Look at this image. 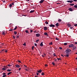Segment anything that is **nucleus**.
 I'll return each instance as SVG.
<instances>
[{"label":"nucleus","instance_id":"1","mask_svg":"<svg viewBox=\"0 0 77 77\" xmlns=\"http://www.w3.org/2000/svg\"><path fill=\"white\" fill-rule=\"evenodd\" d=\"M71 50L70 49H67L66 51V54H69V52L71 51Z\"/></svg>","mask_w":77,"mask_h":77},{"label":"nucleus","instance_id":"2","mask_svg":"<svg viewBox=\"0 0 77 77\" xmlns=\"http://www.w3.org/2000/svg\"><path fill=\"white\" fill-rule=\"evenodd\" d=\"M67 2L68 3H72V2H73V0H69V1H67Z\"/></svg>","mask_w":77,"mask_h":77},{"label":"nucleus","instance_id":"3","mask_svg":"<svg viewBox=\"0 0 77 77\" xmlns=\"http://www.w3.org/2000/svg\"><path fill=\"white\" fill-rule=\"evenodd\" d=\"M41 35L39 33H37L36 34V36L37 37H39Z\"/></svg>","mask_w":77,"mask_h":77},{"label":"nucleus","instance_id":"4","mask_svg":"<svg viewBox=\"0 0 77 77\" xmlns=\"http://www.w3.org/2000/svg\"><path fill=\"white\" fill-rule=\"evenodd\" d=\"M6 74V73H4L2 75H3V77H6V75H5Z\"/></svg>","mask_w":77,"mask_h":77},{"label":"nucleus","instance_id":"5","mask_svg":"<svg viewBox=\"0 0 77 77\" xmlns=\"http://www.w3.org/2000/svg\"><path fill=\"white\" fill-rule=\"evenodd\" d=\"M73 46H74V45L70 44L69 45V47H73Z\"/></svg>","mask_w":77,"mask_h":77},{"label":"nucleus","instance_id":"6","mask_svg":"<svg viewBox=\"0 0 77 77\" xmlns=\"http://www.w3.org/2000/svg\"><path fill=\"white\" fill-rule=\"evenodd\" d=\"M37 72H38L41 73V72H42V70L40 69L39 70H37Z\"/></svg>","mask_w":77,"mask_h":77},{"label":"nucleus","instance_id":"7","mask_svg":"<svg viewBox=\"0 0 77 77\" xmlns=\"http://www.w3.org/2000/svg\"><path fill=\"white\" fill-rule=\"evenodd\" d=\"M50 27H55V25H53V24H51L50 26H49Z\"/></svg>","mask_w":77,"mask_h":77},{"label":"nucleus","instance_id":"8","mask_svg":"<svg viewBox=\"0 0 77 77\" xmlns=\"http://www.w3.org/2000/svg\"><path fill=\"white\" fill-rule=\"evenodd\" d=\"M68 10L69 11H73V10L71 8H69Z\"/></svg>","mask_w":77,"mask_h":77},{"label":"nucleus","instance_id":"9","mask_svg":"<svg viewBox=\"0 0 77 77\" xmlns=\"http://www.w3.org/2000/svg\"><path fill=\"white\" fill-rule=\"evenodd\" d=\"M15 66L16 67H17V68H19V67H20V66L18 64H17L15 65Z\"/></svg>","mask_w":77,"mask_h":77},{"label":"nucleus","instance_id":"10","mask_svg":"<svg viewBox=\"0 0 77 77\" xmlns=\"http://www.w3.org/2000/svg\"><path fill=\"white\" fill-rule=\"evenodd\" d=\"M44 30H47V27L46 26L44 27Z\"/></svg>","mask_w":77,"mask_h":77},{"label":"nucleus","instance_id":"11","mask_svg":"<svg viewBox=\"0 0 77 77\" xmlns=\"http://www.w3.org/2000/svg\"><path fill=\"white\" fill-rule=\"evenodd\" d=\"M44 35H46V36H48V34L46 32H45L44 33Z\"/></svg>","mask_w":77,"mask_h":77},{"label":"nucleus","instance_id":"12","mask_svg":"<svg viewBox=\"0 0 77 77\" xmlns=\"http://www.w3.org/2000/svg\"><path fill=\"white\" fill-rule=\"evenodd\" d=\"M40 46H41V47H43V46H44V45H43V44L42 43V42L40 45Z\"/></svg>","mask_w":77,"mask_h":77},{"label":"nucleus","instance_id":"13","mask_svg":"<svg viewBox=\"0 0 77 77\" xmlns=\"http://www.w3.org/2000/svg\"><path fill=\"white\" fill-rule=\"evenodd\" d=\"M44 0H41L40 2V3H42L44 2Z\"/></svg>","mask_w":77,"mask_h":77},{"label":"nucleus","instance_id":"14","mask_svg":"<svg viewBox=\"0 0 77 77\" xmlns=\"http://www.w3.org/2000/svg\"><path fill=\"white\" fill-rule=\"evenodd\" d=\"M55 25L57 27H58L59 25V23H57L55 24Z\"/></svg>","mask_w":77,"mask_h":77},{"label":"nucleus","instance_id":"15","mask_svg":"<svg viewBox=\"0 0 77 77\" xmlns=\"http://www.w3.org/2000/svg\"><path fill=\"white\" fill-rule=\"evenodd\" d=\"M76 48V46H73V50H75Z\"/></svg>","mask_w":77,"mask_h":77},{"label":"nucleus","instance_id":"16","mask_svg":"<svg viewBox=\"0 0 77 77\" xmlns=\"http://www.w3.org/2000/svg\"><path fill=\"white\" fill-rule=\"evenodd\" d=\"M35 12V11L34 10H31L30 11V13H33V12Z\"/></svg>","mask_w":77,"mask_h":77},{"label":"nucleus","instance_id":"17","mask_svg":"<svg viewBox=\"0 0 77 77\" xmlns=\"http://www.w3.org/2000/svg\"><path fill=\"white\" fill-rule=\"evenodd\" d=\"M58 21H59V22H61V21H62V20H61L60 19H59Z\"/></svg>","mask_w":77,"mask_h":77},{"label":"nucleus","instance_id":"18","mask_svg":"<svg viewBox=\"0 0 77 77\" xmlns=\"http://www.w3.org/2000/svg\"><path fill=\"white\" fill-rule=\"evenodd\" d=\"M65 56L66 57H68L69 56V54H67L66 55H65Z\"/></svg>","mask_w":77,"mask_h":77},{"label":"nucleus","instance_id":"19","mask_svg":"<svg viewBox=\"0 0 77 77\" xmlns=\"http://www.w3.org/2000/svg\"><path fill=\"white\" fill-rule=\"evenodd\" d=\"M67 26H68V27H70L71 26V25L69 24H67Z\"/></svg>","mask_w":77,"mask_h":77},{"label":"nucleus","instance_id":"20","mask_svg":"<svg viewBox=\"0 0 77 77\" xmlns=\"http://www.w3.org/2000/svg\"><path fill=\"white\" fill-rule=\"evenodd\" d=\"M74 7L75 8H77V5H75L74 6Z\"/></svg>","mask_w":77,"mask_h":77},{"label":"nucleus","instance_id":"21","mask_svg":"<svg viewBox=\"0 0 77 77\" xmlns=\"http://www.w3.org/2000/svg\"><path fill=\"white\" fill-rule=\"evenodd\" d=\"M25 32L26 33H29V31H27V30H26L25 31Z\"/></svg>","mask_w":77,"mask_h":77},{"label":"nucleus","instance_id":"22","mask_svg":"<svg viewBox=\"0 0 77 77\" xmlns=\"http://www.w3.org/2000/svg\"><path fill=\"white\" fill-rule=\"evenodd\" d=\"M74 4H70V6H74Z\"/></svg>","mask_w":77,"mask_h":77},{"label":"nucleus","instance_id":"23","mask_svg":"<svg viewBox=\"0 0 77 77\" xmlns=\"http://www.w3.org/2000/svg\"><path fill=\"white\" fill-rule=\"evenodd\" d=\"M49 44V45H53V43H52V42H51V43H50Z\"/></svg>","mask_w":77,"mask_h":77},{"label":"nucleus","instance_id":"24","mask_svg":"<svg viewBox=\"0 0 77 77\" xmlns=\"http://www.w3.org/2000/svg\"><path fill=\"white\" fill-rule=\"evenodd\" d=\"M56 40H57V41H59V38H57V37H56Z\"/></svg>","mask_w":77,"mask_h":77},{"label":"nucleus","instance_id":"25","mask_svg":"<svg viewBox=\"0 0 77 77\" xmlns=\"http://www.w3.org/2000/svg\"><path fill=\"white\" fill-rule=\"evenodd\" d=\"M41 75H44V72H42V73Z\"/></svg>","mask_w":77,"mask_h":77},{"label":"nucleus","instance_id":"26","mask_svg":"<svg viewBox=\"0 0 77 77\" xmlns=\"http://www.w3.org/2000/svg\"><path fill=\"white\" fill-rule=\"evenodd\" d=\"M2 34L3 35H5V32L3 31L2 32Z\"/></svg>","mask_w":77,"mask_h":77},{"label":"nucleus","instance_id":"27","mask_svg":"<svg viewBox=\"0 0 77 77\" xmlns=\"http://www.w3.org/2000/svg\"><path fill=\"white\" fill-rule=\"evenodd\" d=\"M14 33L15 35H17V32L15 31L14 32Z\"/></svg>","mask_w":77,"mask_h":77},{"label":"nucleus","instance_id":"28","mask_svg":"<svg viewBox=\"0 0 77 77\" xmlns=\"http://www.w3.org/2000/svg\"><path fill=\"white\" fill-rule=\"evenodd\" d=\"M64 45H67V43H65L64 44Z\"/></svg>","mask_w":77,"mask_h":77},{"label":"nucleus","instance_id":"29","mask_svg":"<svg viewBox=\"0 0 77 77\" xmlns=\"http://www.w3.org/2000/svg\"><path fill=\"white\" fill-rule=\"evenodd\" d=\"M45 23L47 24H48V22H46Z\"/></svg>","mask_w":77,"mask_h":77},{"label":"nucleus","instance_id":"30","mask_svg":"<svg viewBox=\"0 0 77 77\" xmlns=\"http://www.w3.org/2000/svg\"><path fill=\"white\" fill-rule=\"evenodd\" d=\"M57 59L58 60H61V59H60V58H57Z\"/></svg>","mask_w":77,"mask_h":77},{"label":"nucleus","instance_id":"31","mask_svg":"<svg viewBox=\"0 0 77 77\" xmlns=\"http://www.w3.org/2000/svg\"><path fill=\"white\" fill-rule=\"evenodd\" d=\"M11 73H12V72H9L8 74V75H9V74H11Z\"/></svg>","mask_w":77,"mask_h":77},{"label":"nucleus","instance_id":"32","mask_svg":"<svg viewBox=\"0 0 77 77\" xmlns=\"http://www.w3.org/2000/svg\"><path fill=\"white\" fill-rule=\"evenodd\" d=\"M11 71V70H9V69L7 70V71H8V72H10Z\"/></svg>","mask_w":77,"mask_h":77},{"label":"nucleus","instance_id":"33","mask_svg":"<svg viewBox=\"0 0 77 77\" xmlns=\"http://www.w3.org/2000/svg\"><path fill=\"white\" fill-rule=\"evenodd\" d=\"M39 39H37L36 41V42H38V41H39Z\"/></svg>","mask_w":77,"mask_h":77},{"label":"nucleus","instance_id":"34","mask_svg":"<svg viewBox=\"0 0 77 77\" xmlns=\"http://www.w3.org/2000/svg\"><path fill=\"white\" fill-rule=\"evenodd\" d=\"M2 70H6V69H5V67L3 68L2 69Z\"/></svg>","mask_w":77,"mask_h":77},{"label":"nucleus","instance_id":"35","mask_svg":"<svg viewBox=\"0 0 77 77\" xmlns=\"http://www.w3.org/2000/svg\"><path fill=\"white\" fill-rule=\"evenodd\" d=\"M4 68H5V70H6V66H4Z\"/></svg>","mask_w":77,"mask_h":77},{"label":"nucleus","instance_id":"36","mask_svg":"<svg viewBox=\"0 0 77 77\" xmlns=\"http://www.w3.org/2000/svg\"><path fill=\"white\" fill-rule=\"evenodd\" d=\"M70 29H73V27H70Z\"/></svg>","mask_w":77,"mask_h":77},{"label":"nucleus","instance_id":"37","mask_svg":"<svg viewBox=\"0 0 77 77\" xmlns=\"http://www.w3.org/2000/svg\"><path fill=\"white\" fill-rule=\"evenodd\" d=\"M34 44H35V46L36 47V46H37V44L35 43Z\"/></svg>","mask_w":77,"mask_h":77},{"label":"nucleus","instance_id":"38","mask_svg":"<svg viewBox=\"0 0 77 77\" xmlns=\"http://www.w3.org/2000/svg\"><path fill=\"white\" fill-rule=\"evenodd\" d=\"M9 30L10 31H12L13 30H14V29H10Z\"/></svg>","mask_w":77,"mask_h":77},{"label":"nucleus","instance_id":"39","mask_svg":"<svg viewBox=\"0 0 77 77\" xmlns=\"http://www.w3.org/2000/svg\"><path fill=\"white\" fill-rule=\"evenodd\" d=\"M23 45H24V46H26V44L25 43H24V44H23Z\"/></svg>","mask_w":77,"mask_h":77},{"label":"nucleus","instance_id":"40","mask_svg":"<svg viewBox=\"0 0 77 77\" xmlns=\"http://www.w3.org/2000/svg\"><path fill=\"white\" fill-rule=\"evenodd\" d=\"M3 44H3V43H2V44H1V46H3V45H3Z\"/></svg>","mask_w":77,"mask_h":77},{"label":"nucleus","instance_id":"41","mask_svg":"<svg viewBox=\"0 0 77 77\" xmlns=\"http://www.w3.org/2000/svg\"><path fill=\"white\" fill-rule=\"evenodd\" d=\"M11 66V65H9L8 64V65H7V66Z\"/></svg>","mask_w":77,"mask_h":77},{"label":"nucleus","instance_id":"42","mask_svg":"<svg viewBox=\"0 0 77 77\" xmlns=\"http://www.w3.org/2000/svg\"><path fill=\"white\" fill-rule=\"evenodd\" d=\"M12 5H14V2H13L11 3Z\"/></svg>","mask_w":77,"mask_h":77},{"label":"nucleus","instance_id":"43","mask_svg":"<svg viewBox=\"0 0 77 77\" xmlns=\"http://www.w3.org/2000/svg\"><path fill=\"white\" fill-rule=\"evenodd\" d=\"M18 62H20V63H21V62L20 60H18Z\"/></svg>","mask_w":77,"mask_h":77},{"label":"nucleus","instance_id":"44","mask_svg":"<svg viewBox=\"0 0 77 77\" xmlns=\"http://www.w3.org/2000/svg\"><path fill=\"white\" fill-rule=\"evenodd\" d=\"M33 48H34V46H32V50H33Z\"/></svg>","mask_w":77,"mask_h":77},{"label":"nucleus","instance_id":"45","mask_svg":"<svg viewBox=\"0 0 77 77\" xmlns=\"http://www.w3.org/2000/svg\"><path fill=\"white\" fill-rule=\"evenodd\" d=\"M12 5L11 4H10V7H12Z\"/></svg>","mask_w":77,"mask_h":77},{"label":"nucleus","instance_id":"46","mask_svg":"<svg viewBox=\"0 0 77 77\" xmlns=\"http://www.w3.org/2000/svg\"><path fill=\"white\" fill-rule=\"evenodd\" d=\"M36 74H37V75H39V73H38V72L36 73Z\"/></svg>","mask_w":77,"mask_h":77},{"label":"nucleus","instance_id":"47","mask_svg":"<svg viewBox=\"0 0 77 77\" xmlns=\"http://www.w3.org/2000/svg\"><path fill=\"white\" fill-rule=\"evenodd\" d=\"M74 26H77V24H75L74 25Z\"/></svg>","mask_w":77,"mask_h":77},{"label":"nucleus","instance_id":"48","mask_svg":"<svg viewBox=\"0 0 77 77\" xmlns=\"http://www.w3.org/2000/svg\"><path fill=\"white\" fill-rule=\"evenodd\" d=\"M17 29V26H16L15 28L14 29V30H16Z\"/></svg>","mask_w":77,"mask_h":77},{"label":"nucleus","instance_id":"49","mask_svg":"<svg viewBox=\"0 0 77 77\" xmlns=\"http://www.w3.org/2000/svg\"><path fill=\"white\" fill-rule=\"evenodd\" d=\"M42 56L43 57H45V55H42Z\"/></svg>","mask_w":77,"mask_h":77},{"label":"nucleus","instance_id":"50","mask_svg":"<svg viewBox=\"0 0 77 77\" xmlns=\"http://www.w3.org/2000/svg\"><path fill=\"white\" fill-rule=\"evenodd\" d=\"M20 37V36L19 35H17V38H19Z\"/></svg>","mask_w":77,"mask_h":77},{"label":"nucleus","instance_id":"51","mask_svg":"<svg viewBox=\"0 0 77 77\" xmlns=\"http://www.w3.org/2000/svg\"><path fill=\"white\" fill-rule=\"evenodd\" d=\"M52 65H54V63H52Z\"/></svg>","mask_w":77,"mask_h":77},{"label":"nucleus","instance_id":"52","mask_svg":"<svg viewBox=\"0 0 77 77\" xmlns=\"http://www.w3.org/2000/svg\"><path fill=\"white\" fill-rule=\"evenodd\" d=\"M33 32V30H30V32L31 33H32V32Z\"/></svg>","mask_w":77,"mask_h":77},{"label":"nucleus","instance_id":"53","mask_svg":"<svg viewBox=\"0 0 77 77\" xmlns=\"http://www.w3.org/2000/svg\"><path fill=\"white\" fill-rule=\"evenodd\" d=\"M45 66H48V65L47 64H45Z\"/></svg>","mask_w":77,"mask_h":77},{"label":"nucleus","instance_id":"54","mask_svg":"<svg viewBox=\"0 0 77 77\" xmlns=\"http://www.w3.org/2000/svg\"><path fill=\"white\" fill-rule=\"evenodd\" d=\"M61 56H62V57H64V56H63V55H62V54H61Z\"/></svg>","mask_w":77,"mask_h":77},{"label":"nucleus","instance_id":"55","mask_svg":"<svg viewBox=\"0 0 77 77\" xmlns=\"http://www.w3.org/2000/svg\"><path fill=\"white\" fill-rule=\"evenodd\" d=\"M54 56H56V54H54Z\"/></svg>","mask_w":77,"mask_h":77},{"label":"nucleus","instance_id":"56","mask_svg":"<svg viewBox=\"0 0 77 77\" xmlns=\"http://www.w3.org/2000/svg\"><path fill=\"white\" fill-rule=\"evenodd\" d=\"M74 2H77V0H73Z\"/></svg>","mask_w":77,"mask_h":77},{"label":"nucleus","instance_id":"57","mask_svg":"<svg viewBox=\"0 0 77 77\" xmlns=\"http://www.w3.org/2000/svg\"><path fill=\"white\" fill-rule=\"evenodd\" d=\"M60 50H62V48H61V47H60Z\"/></svg>","mask_w":77,"mask_h":77},{"label":"nucleus","instance_id":"58","mask_svg":"<svg viewBox=\"0 0 77 77\" xmlns=\"http://www.w3.org/2000/svg\"><path fill=\"white\" fill-rule=\"evenodd\" d=\"M21 68H20L19 69V70L20 71V70H21Z\"/></svg>","mask_w":77,"mask_h":77},{"label":"nucleus","instance_id":"59","mask_svg":"<svg viewBox=\"0 0 77 77\" xmlns=\"http://www.w3.org/2000/svg\"><path fill=\"white\" fill-rule=\"evenodd\" d=\"M13 38H14V39H15V36H13Z\"/></svg>","mask_w":77,"mask_h":77},{"label":"nucleus","instance_id":"60","mask_svg":"<svg viewBox=\"0 0 77 77\" xmlns=\"http://www.w3.org/2000/svg\"><path fill=\"white\" fill-rule=\"evenodd\" d=\"M25 70H26V71H28V69H25Z\"/></svg>","mask_w":77,"mask_h":77},{"label":"nucleus","instance_id":"61","mask_svg":"<svg viewBox=\"0 0 77 77\" xmlns=\"http://www.w3.org/2000/svg\"><path fill=\"white\" fill-rule=\"evenodd\" d=\"M7 51H7V50H6V51H5V52L6 53H7Z\"/></svg>","mask_w":77,"mask_h":77},{"label":"nucleus","instance_id":"62","mask_svg":"<svg viewBox=\"0 0 77 77\" xmlns=\"http://www.w3.org/2000/svg\"><path fill=\"white\" fill-rule=\"evenodd\" d=\"M6 68H8V66H6Z\"/></svg>","mask_w":77,"mask_h":77},{"label":"nucleus","instance_id":"63","mask_svg":"<svg viewBox=\"0 0 77 77\" xmlns=\"http://www.w3.org/2000/svg\"><path fill=\"white\" fill-rule=\"evenodd\" d=\"M77 42H75V44H77Z\"/></svg>","mask_w":77,"mask_h":77},{"label":"nucleus","instance_id":"64","mask_svg":"<svg viewBox=\"0 0 77 77\" xmlns=\"http://www.w3.org/2000/svg\"><path fill=\"white\" fill-rule=\"evenodd\" d=\"M76 71H77V68H76Z\"/></svg>","mask_w":77,"mask_h":77}]
</instances>
